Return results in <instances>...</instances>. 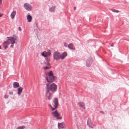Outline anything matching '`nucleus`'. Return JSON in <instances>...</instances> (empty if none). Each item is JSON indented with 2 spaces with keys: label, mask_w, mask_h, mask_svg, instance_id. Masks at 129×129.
<instances>
[{
  "label": "nucleus",
  "mask_w": 129,
  "mask_h": 129,
  "mask_svg": "<svg viewBox=\"0 0 129 129\" xmlns=\"http://www.w3.org/2000/svg\"><path fill=\"white\" fill-rule=\"evenodd\" d=\"M58 127L59 129L65 128L64 122H62V123H58Z\"/></svg>",
  "instance_id": "0eeeda50"
},
{
  "label": "nucleus",
  "mask_w": 129,
  "mask_h": 129,
  "mask_svg": "<svg viewBox=\"0 0 129 129\" xmlns=\"http://www.w3.org/2000/svg\"><path fill=\"white\" fill-rule=\"evenodd\" d=\"M18 29H19V30L20 31H21V28L20 27H18Z\"/></svg>",
  "instance_id": "bb28decb"
},
{
  "label": "nucleus",
  "mask_w": 129,
  "mask_h": 129,
  "mask_svg": "<svg viewBox=\"0 0 129 129\" xmlns=\"http://www.w3.org/2000/svg\"><path fill=\"white\" fill-rule=\"evenodd\" d=\"M8 40L5 42H4V44L5 45L6 44H9L10 43L11 44L10 47L11 48L13 47V44L16 42L15 41L16 40V37L15 36H13V37H8Z\"/></svg>",
  "instance_id": "7ed1b4c3"
},
{
  "label": "nucleus",
  "mask_w": 129,
  "mask_h": 129,
  "mask_svg": "<svg viewBox=\"0 0 129 129\" xmlns=\"http://www.w3.org/2000/svg\"><path fill=\"white\" fill-rule=\"evenodd\" d=\"M16 12L15 11H14L12 13L10 16L12 19H13L14 18L16 14Z\"/></svg>",
  "instance_id": "ddd939ff"
},
{
  "label": "nucleus",
  "mask_w": 129,
  "mask_h": 129,
  "mask_svg": "<svg viewBox=\"0 0 129 129\" xmlns=\"http://www.w3.org/2000/svg\"><path fill=\"white\" fill-rule=\"evenodd\" d=\"M55 7L53 6L51 7L49 9V11H50L52 12H54L55 10Z\"/></svg>",
  "instance_id": "2eb2a0df"
},
{
  "label": "nucleus",
  "mask_w": 129,
  "mask_h": 129,
  "mask_svg": "<svg viewBox=\"0 0 129 129\" xmlns=\"http://www.w3.org/2000/svg\"><path fill=\"white\" fill-rule=\"evenodd\" d=\"M25 128L24 126H20L19 127L16 128V129H23Z\"/></svg>",
  "instance_id": "4be33fe9"
},
{
  "label": "nucleus",
  "mask_w": 129,
  "mask_h": 129,
  "mask_svg": "<svg viewBox=\"0 0 129 129\" xmlns=\"http://www.w3.org/2000/svg\"><path fill=\"white\" fill-rule=\"evenodd\" d=\"M23 88L22 87H19L17 89V94L18 95H20L22 92Z\"/></svg>",
  "instance_id": "9d476101"
},
{
  "label": "nucleus",
  "mask_w": 129,
  "mask_h": 129,
  "mask_svg": "<svg viewBox=\"0 0 129 129\" xmlns=\"http://www.w3.org/2000/svg\"><path fill=\"white\" fill-rule=\"evenodd\" d=\"M112 11L113 12H115L116 13H118L119 12V11L117 10H115L114 9L112 10Z\"/></svg>",
  "instance_id": "5701e85b"
},
{
  "label": "nucleus",
  "mask_w": 129,
  "mask_h": 129,
  "mask_svg": "<svg viewBox=\"0 0 129 129\" xmlns=\"http://www.w3.org/2000/svg\"><path fill=\"white\" fill-rule=\"evenodd\" d=\"M76 9V7H74V10H75Z\"/></svg>",
  "instance_id": "72a5a7b5"
},
{
  "label": "nucleus",
  "mask_w": 129,
  "mask_h": 129,
  "mask_svg": "<svg viewBox=\"0 0 129 129\" xmlns=\"http://www.w3.org/2000/svg\"><path fill=\"white\" fill-rule=\"evenodd\" d=\"M58 54H59V53L58 52H57V60L59 58L63 59L67 55V53L66 52H64L60 56L58 55Z\"/></svg>",
  "instance_id": "39448f33"
},
{
  "label": "nucleus",
  "mask_w": 129,
  "mask_h": 129,
  "mask_svg": "<svg viewBox=\"0 0 129 129\" xmlns=\"http://www.w3.org/2000/svg\"><path fill=\"white\" fill-rule=\"evenodd\" d=\"M51 54V52L50 50H48L47 52H46V55L47 56H49Z\"/></svg>",
  "instance_id": "aec40b11"
},
{
  "label": "nucleus",
  "mask_w": 129,
  "mask_h": 129,
  "mask_svg": "<svg viewBox=\"0 0 129 129\" xmlns=\"http://www.w3.org/2000/svg\"><path fill=\"white\" fill-rule=\"evenodd\" d=\"M47 65L49 67L50 66V64L48 62L47 63Z\"/></svg>",
  "instance_id": "a878e982"
},
{
  "label": "nucleus",
  "mask_w": 129,
  "mask_h": 129,
  "mask_svg": "<svg viewBox=\"0 0 129 129\" xmlns=\"http://www.w3.org/2000/svg\"><path fill=\"white\" fill-rule=\"evenodd\" d=\"M85 61L86 66L89 67L91 66L93 61V59L91 57L88 56L86 58Z\"/></svg>",
  "instance_id": "20e7f679"
},
{
  "label": "nucleus",
  "mask_w": 129,
  "mask_h": 129,
  "mask_svg": "<svg viewBox=\"0 0 129 129\" xmlns=\"http://www.w3.org/2000/svg\"><path fill=\"white\" fill-rule=\"evenodd\" d=\"M57 119H62V116L59 114L57 112Z\"/></svg>",
  "instance_id": "6ab92c4d"
},
{
  "label": "nucleus",
  "mask_w": 129,
  "mask_h": 129,
  "mask_svg": "<svg viewBox=\"0 0 129 129\" xmlns=\"http://www.w3.org/2000/svg\"><path fill=\"white\" fill-rule=\"evenodd\" d=\"M53 57L56 60V52H55L53 54Z\"/></svg>",
  "instance_id": "412c9836"
},
{
  "label": "nucleus",
  "mask_w": 129,
  "mask_h": 129,
  "mask_svg": "<svg viewBox=\"0 0 129 129\" xmlns=\"http://www.w3.org/2000/svg\"><path fill=\"white\" fill-rule=\"evenodd\" d=\"M113 43H112V44H111V46H112V47L113 46Z\"/></svg>",
  "instance_id": "473e14b6"
},
{
  "label": "nucleus",
  "mask_w": 129,
  "mask_h": 129,
  "mask_svg": "<svg viewBox=\"0 0 129 129\" xmlns=\"http://www.w3.org/2000/svg\"><path fill=\"white\" fill-rule=\"evenodd\" d=\"M64 46H65V47H67V46L66 45V43H64Z\"/></svg>",
  "instance_id": "c85d7f7f"
},
{
  "label": "nucleus",
  "mask_w": 129,
  "mask_h": 129,
  "mask_svg": "<svg viewBox=\"0 0 129 129\" xmlns=\"http://www.w3.org/2000/svg\"><path fill=\"white\" fill-rule=\"evenodd\" d=\"M9 93L10 94H13V92H9Z\"/></svg>",
  "instance_id": "7c9ffc66"
},
{
  "label": "nucleus",
  "mask_w": 129,
  "mask_h": 129,
  "mask_svg": "<svg viewBox=\"0 0 129 129\" xmlns=\"http://www.w3.org/2000/svg\"><path fill=\"white\" fill-rule=\"evenodd\" d=\"M51 114L54 117H56V109L54 111L52 112Z\"/></svg>",
  "instance_id": "dca6fc26"
},
{
  "label": "nucleus",
  "mask_w": 129,
  "mask_h": 129,
  "mask_svg": "<svg viewBox=\"0 0 129 129\" xmlns=\"http://www.w3.org/2000/svg\"><path fill=\"white\" fill-rule=\"evenodd\" d=\"M56 89V85L54 83H53L50 86L48 84H46V96L48 100L51 99L50 96L51 95V93L50 91L51 90L52 92L55 91Z\"/></svg>",
  "instance_id": "f257e3e1"
},
{
  "label": "nucleus",
  "mask_w": 129,
  "mask_h": 129,
  "mask_svg": "<svg viewBox=\"0 0 129 129\" xmlns=\"http://www.w3.org/2000/svg\"><path fill=\"white\" fill-rule=\"evenodd\" d=\"M2 14L1 13H0V17L2 16Z\"/></svg>",
  "instance_id": "2f4dec72"
},
{
  "label": "nucleus",
  "mask_w": 129,
  "mask_h": 129,
  "mask_svg": "<svg viewBox=\"0 0 129 129\" xmlns=\"http://www.w3.org/2000/svg\"><path fill=\"white\" fill-rule=\"evenodd\" d=\"M68 47L70 49L75 50V48L73 44L72 43L68 45Z\"/></svg>",
  "instance_id": "9b49d317"
},
{
  "label": "nucleus",
  "mask_w": 129,
  "mask_h": 129,
  "mask_svg": "<svg viewBox=\"0 0 129 129\" xmlns=\"http://www.w3.org/2000/svg\"><path fill=\"white\" fill-rule=\"evenodd\" d=\"M4 97L6 99H7L8 97V95L6 94L4 96Z\"/></svg>",
  "instance_id": "393cba45"
},
{
  "label": "nucleus",
  "mask_w": 129,
  "mask_h": 129,
  "mask_svg": "<svg viewBox=\"0 0 129 129\" xmlns=\"http://www.w3.org/2000/svg\"><path fill=\"white\" fill-rule=\"evenodd\" d=\"M57 105H58V103H57Z\"/></svg>",
  "instance_id": "f704fd0d"
},
{
  "label": "nucleus",
  "mask_w": 129,
  "mask_h": 129,
  "mask_svg": "<svg viewBox=\"0 0 129 129\" xmlns=\"http://www.w3.org/2000/svg\"><path fill=\"white\" fill-rule=\"evenodd\" d=\"M7 47H7V46H5V49H6V48H7Z\"/></svg>",
  "instance_id": "c756f323"
},
{
  "label": "nucleus",
  "mask_w": 129,
  "mask_h": 129,
  "mask_svg": "<svg viewBox=\"0 0 129 129\" xmlns=\"http://www.w3.org/2000/svg\"><path fill=\"white\" fill-rule=\"evenodd\" d=\"M13 87L14 88H16L18 87L19 86V83L17 82H14L13 83Z\"/></svg>",
  "instance_id": "f8f14e48"
},
{
  "label": "nucleus",
  "mask_w": 129,
  "mask_h": 129,
  "mask_svg": "<svg viewBox=\"0 0 129 129\" xmlns=\"http://www.w3.org/2000/svg\"><path fill=\"white\" fill-rule=\"evenodd\" d=\"M87 125L90 128H92L93 127V125L91 123H89L88 121H87Z\"/></svg>",
  "instance_id": "f3484780"
},
{
  "label": "nucleus",
  "mask_w": 129,
  "mask_h": 129,
  "mask_svg": "<svg viewBox=\"0 0 129 129\" xmlns=\"http://www.w3.org/2000/svg\"><path fill=\"white\" fill-rule=\"evenodd\" d=\"M50 67L49 66L46 67L44 68V70L49 69L50 68Z\"/></svg>",
  "instance_id": "b1692460"
},
{
  "label": "nucleus",
  "mask_w": 129,
  "mask_h": 129,
  "mask_svg": "<svg viewBox=\"0 0 129 129\" xmlns=\"http://www.w3.org/2000/svg\"><path fill=\"white\" fill-rule=\"evenodd\" d=\"M25 8L27 11H30L32 8V7L28 3H25L24 5Z\"/></svg>",
  "instance_id": "423d86ee"
},
{
  "label": "nucleus",
  "mask_w": 129,
  "mask_h": 129,
  "mask_svg": "<svg viewBox=\"0 0 129 129\" xmlns=\"http://www.w3.org/2000/svg\"><path fill=\"white\" fill-rule=\"evenodd\" d=\"M32 17L30 15H27V22H31L32 19Z\"/></svg>",
  "instance_id": "4468645a"
},
{
  "label": "nucleus",
  "mask_w": 129,
  "mask_h": 129,
  "mask_svg": "<svg viewBox=\"0 0 129 129\" xmlns=\"http://www.w3.org/2000/svg\"><path fill=\"white\" fill-rule=\"evenodd\" d=\"M2 3V0H0V5H1Z\"/></svg>",
  "instance_id": "cd10ccee"
},
{
  "label": "nucleus",
  "mask_w": 129,
  "mask_h": 129,
  "mask_svg": "<svg viewBox=\"0 0 129 129\" xmlns=\"http://www.w3.org/2000/svg\"><path fill=\"white\" fill-rule=\"evenodd\" d=\"M1 49V46H0V49Z\"/></svg>",
  "instance_id": "c9c22d12"
},
{
  "label": "nucleus",
  "mask_w": 129,
  "mask_h": 129,
  "mask_svg": "<svg viewBox=\"0 0 129 129\" xmlns=\"http://www.w3.org/2000/svg\"><path fill=\"white\" fill-rule=\"evenodd\" d=\"M41 55L44 57H46L47 56L46 55V52L44 51L41 53Z\"/></svg>",
  "instance_id": "a211bd4d"
},
{
  "label": "nucleus",
  "mask_w": 129,
  "mask_h": 129,
  "mask_svg": "<svg viewBox=\"0 0 129 129\" xmlns=\"http://www.w3.org/2000/svg\"><path fill=\"white\" fill-rule=\"evenodd\" d=\"M78 105L80 107L85 109V105L82 102H79L78 103Z\"/></svg>",
  "instance_id": "1a4fd4ad"
},
{
  "label": "nucleus",
  "mask_w": 129,
  "mask_h": 129,
  "mask_svg": "<svg viewBox=\"0 0 129 129\" xmlns=\"http://www.w3.org/2000/svg\"><path fill=\"white\" fill-rule=\"evenodd\" d=\"M46 79L48 82L51 83L53 82L55 80V77L53 75L52 71H50L48 73H46Z\"/></svg>",
  "instance_id": "f03ea898"
},
{
  "label": "nucleus",
  "mask_w": 129,
  "mask_h": 129,
  "mask_svg": "<svg viewBox=\"0 0 129 129\" xmlns=\"http://www.w3.org/2000/svg\"><path fill=\"white\" fill-rule=\"evenodd\" d=\"M53 102L55 104V105H54V106L55 107V108H53L52 107L51 105H49V107L51 108L52 109V111H53L56 108V98H54L53 100Z\"/></svg>",
  "instance_id": "6e6552de"
}]
</instances>
